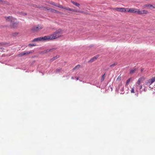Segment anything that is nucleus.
<instances>
[{"label":"nucleus","mask_w":155,"mask_h":155,"mask_svg":"<svg viewBox=\"0 0 155 155\" xmlns=\"http://www.w3.org/2000/svg\"><path fill=\"white\" fill-rule=\"evenodd\" d=\"M63 31L61 29H58L54 32L52 34L49 35L45 36L43 37H40L35 38L33 41H49L52 40L60 37L63 33Z\"/></svg>","instance_id":"f257e3e1"},{"label":"nucleus","mask_w":155,"mask_h":155,"mask_svg":"<svg viewBox=\"0 0 155 155\" xmlns=\"http://www.w3.org/2000/svg\"><path fill=\"white\" fill-rule=\"evenodd\" d=\"M5 18L7 21L11 22L10 26L13 28H17L18 26V22H15L16 19L12 16H9L5 17Z\"/></svg>","instance_id":"f03ea898"},{"label":"nucleus","mask_w":155,"mask_h":155,"mask_svg":"<svg viewBox=\"0 0 155 155\" xmlns=\"http://www.w3.org/2000/svg\"><path fill=\"white\" fill-rule=\"evenodd\" d=\"M43 26L41 25H38L33 26L30 29V31L32 32H37L43 28Z\"/></svg>","instance_id":"7ed1b4c3"},{"label":"nucleus","mask_w":155,"mask_h":155,"mask_svg":"<svg viewBox=\"0 0 155 155\" xmlns=\"http://www.w3.org/2000/svg\"><path fill=\"white\" fill-rule=\"evenodd\" d=\"M137 9L134 8H126V12H128L131 13H137Z\"/></svg>","instance_id":"20e7f679"},{"label":"nucleus","mask_w":155,"mask_h":155,"mask_svg":"<svg viewBox=\"0 0 155 155\" xmlns=\"http://www.w3.org/2000/svg\"><path fill=\"white\" fill-rule=\"evenodd\" d=\"M148 13L147 10H142L140 11L139 9L137 10V13L139 15L147 14Z\"/></svg>","instance_id":"39448f33"},{"label":"nucleus","mask_w":155,"mask_h":155,"mask_svg":"<svg viewBox=\"0 0 155 155\" xmlns=\"http://www.w3.org/2000/svg\"><path fill=\"white\" fill-rule=\"evenodd\" d=\"M155 81V77H153L149 80L146 83V84L147 85H150L153 82Z\"/></svg>","instance_id":"423d86ee"},{"label":"nucleus","mask_w":155,"mask_h":155,"mask_svg":"<svg viewBox=\"0 0 155 155\" xmlns=\"http://www.w3.org/2000/svg\"><path fill=\"white\" fill-rule=\"evenodd\" d=\"M114 9L119 12H126V8H116Z\"/></svg>","instance_id":"0eeeda50"},{"label":"nucleus","mask_w":155,"mask_h":155,"mask_svg":"<svg viewBox=\"0 0 155 155\" xmlns=\"http://www.w3.org/2000/svg\"><path fill=\"white\" fill-rule=\"evenodd\" d=\"M32 53V51H25L23 52H21L19 54V56H22L25 55H27Z\"/></svg>","instance_id":"6e6552de"},{"label":"nucleus","mask_w":155,"mask_h":155,"mask_svg":"<svg viewBox=\"0 0 155 155\" xmlns=\"http://www.w3.org/2000/svg\"><path fill=\"white\" fill-rule=\"evenodd\" d=\"M144 7H148L150 8H155V5H152L148 4L144 5Z\"/></svg>","instance_id":"1a4fd4ad"},{"label":"nucleus","mask_w":155,"mask_h":155,"mask_svg":"<svg viewBox=\"0 0 155 155\" xmlns=\"http://www.w3.org/2000/svg\"><path fill=\"white\" fill-rule=\"evenodd\" d=\"M48 9L49 10V11H50V12H51L53 13H58V14H59L60 13V12H59L57 10H56L54 9H53V8H49Z\"/></svg>","instance_id":"9d476101"},{"label":"nucleus","mask_w":155,"mask_h":155,"mask_svg":"<svg viewBox=\"0 0 155 155\" xmlns=\"http://www.w3.org/2000/svg\"><path fill=\"white\" fill-rule=\"evenodd\" d=\"M144 78L143 77H141L137 81V84L138 85H140V84L143 82Z\"/></svg>","instance_id":"9b49d317"},{"label":"nucleus","mask_w":155,"mask_h":155,"mask_svg":"<svg viewBox=\"0 0 155 155\" xmlns=\"http://www.w3.org/2000/svg\"><path fill=\"white\" fill-rule=\"evenodd\" d=\"M98 56H95L91 59H90V60L89 61V62H92L96 60L97 58H98Z\"/></svg>","instance_id":"f8f14e48"},{"label":"nucleus","mask_w":155,"mask_h":155,"mask_svg":"<svg viewBox=\"0 0 155 155\" xmlns=\"http://www.w3.org/2000/svg\"><path fill=\"white\" fill-rule=\"evenodd\" d=\"M71 2L74 5H75L76 6H77L78 7H79L80 5L79 4L77 3L76 2H75L74 1H71Z\"/></svg>","instance_id":"ddd939ff"},{"label":"nucleus","mask_w":155,"mask_h":155,"mask_svg":"<svg viewBox=\"0 0 155 155\" xmlns=\"http://www.w3.org/2000/svg\"><path fill=\"white\" fill-rule=\"evenodd\" d=\"M136 70V68H134L133 69H132L130 71V74H132L134 73Z\"/></svg>","instance_id":"4468645a"},{"label":"nucleus","mask_w":155,"mask_h":155,"mask_svg":"<svg viewBox=\"0 0 155 155\" xmlns=\"http://www.w3.org/2000/svg\"><path fill=\"white\" fill-rule=\"evenodd\" d=\"M73 12H80V13H85V12L83 11L78 10H75V9H73Z\"/></svg>","instance_id":"2eb2a0df"},{"label":"nucleus","mask_w":155,"mask_h":155,"mask_svg":"<svg viewBox=\"0 0 155 155\" xmlns=\"http://www.w3.org/2000/svg\"><path fill=\"white\" fill-rule=\"evenodd\" d=\"M56 48H53L51 49H47L45 51V52L46 53V52H50V51H53L54 50H56Z\"/></svg>","instance_id":"dca6fc26"},{"label":"nucleus","mask_w":155,"mask_h":155,"mask_svg":"<svg viewBox=\"0 0 155 155\" xmlns=\"http://www.w3.org/2000/svg\"><path fill=\"white\" fill-rule=\"evenodd\" d=\"M57 7L60 8H63V9H65V8H66V7H64L62 5H61L59 4H57Z\"/></svg>","instance_id":"f3484780"},{"label":"nucleus","mask_w":155,"mask_h":155,"mask_svg":"<svg viewBox=\"0 0 155 155\" xmlns=\"http://www.w3.org/2000/svg\"><path fill=\"white\" fill-rule=\"evenodd\" d=\"M105 76V73L102 76L101 79V81H103L104 79Z\"/></svg>","instance_id":"a211bd4d"},{"label":"nucleus","mask_w":155,"mask_h":155,"mask_svg":"<svg viewBox=\"0 0 155 155\" xmlns=\"http://www.w3.org/2000/svg\"><path fill=\"white\" fill-rule=\"evenodd\" d=\"M81 67V66L79 64H78L73 69V70H75L77 69H79Z\"/></svg>","instance_id":"6ab92c4d"},{"label":"nucleus","mask_w":155,"mask_h":155,"mask_svg":"<svg viewBox=\"0 0 155 155\" xmlns=\"http://www.w3.org/2000/svg\"><path fill=\"white\" fill-rule=\"evenodd\" d=\"M58 57V56L57 57V56H56L55 57H53L52 58H51V60L50 61L51 62H52L54 60H55Z\"/></svg>","instance_id":"aec40b11"},{"label":"nucleus","mask_w":155,"mask_h":155,"mask_svg":"<svg viewBox=\"0 0 155 155\" xmlns=\"http://www.w3.org/2000/svg\"><path fill=\"white\" fill-rule=\"evenodd\" d=\"M131 80V78H130L128 79L126 83L125 86H127L128 85L129 83L130 82Z\"/></svg>","instance_id":"412c9836"},{"label":"nucleus","mask_w":155,"mask_h":155,"mask_svg":"<svg viewBox=\"0 0 155 155\" xmlns=\"http://www.w3.org/2000/svg\"><path fill=\"white\" fill-rule=\"evenodd\" d=\"M61 70V68H57L56 70H55V72L58 73L60 72Z\"/></svg>","instance_id":"4be33fe9"},{"label":"nucleus","mask_w":155,"mask_h":155,"mask_svg":"<svg viewBox=\"0 0 155 155\" xmlns=\"http://www.w3.org/2000/svg\"><path fill=\"white\" fill-rule=\"evenodd\" d=\"M65 8V9H66V10H69V11H71L73 12V9L72 8H71L69 7H66V8Z\"/></svg>","instance_id":"5701e85b"},{"label":"nucleus","mask_w":155,"mask_h":155,"mask_svg":"<svg viewBox=\"0 0 155 155\" xmlns=\"http://www.w3.org/2000/svg\"><path fill=\"white\" fill-rule=\"evenodd\" d=\"M50 3V4H51L53 5H54V6H55L56 7H57V4H56L54 2H51Z\"/></svg>","instance_id":"b1692460"},{"label":"nucleus","mask_w":155,"mask_h":155,"mask_svg":"<svg viewBox=\"0 0 155 155\" xmlns=\"http://www.w3.org/2000/svg\"><path fill=\"white\" fill-rule=\"evenodd\" d=\"M117 63H114V64H112L110 66V67H113L115 65H117Z\"/></svg>","instance_id":"393cba45"},{"label":"nucleus","mask_w":155,"mask_h":155,"mask_svg":"<svg viewBox=\"0 0 155 155\" xmlns=\"http://www.w3.org/2000/svg\"><path fill=\"white\" fill-rule=\"evenodd\" d=\"M121 78V77L120 76H119L117 78V80L119 81H120V80Z\"/></svg>","instance_id":"a878e982"},{"label":"nucleus","mask_w":155,"mask_h":155,"mask_svg":"<svg viewBox=\"0 0 155 155\" xmlns=\"http://www.w3.org/2000/svg\"><path fill=\"white\" fill-rule=\"evenodd\" d=\"M122 83H120L118 85V89L120 88V87H121L122 86Z\"/></svg>","instance_id":"bb28decb"},{"label":"nucleus","mask_w":155,"mask_h":155,"mask_svg":"<svg viewBox=\"0 0 155 155\" xmlns=\"http://www.w3.org/2000/svg\"><path fill=\"white\" fill-rule=\"evenodd\" d=\"M35 45L34 44H30L28 45V46H35Z\"/></svg>","instance_id":"cd10ccee"},{"label":"nucleus","mask_w":155,"mask_h":155,"mask_svg":"<svg viewBox=\"0 0 155 155\" xmlns=\"http://www.w3.org/2000/svg\"><path fill=\"white\" fill-rule=\"evenodd\" d=\"M131 93H134V89L133 88H132L131 90Z\"/></svg>","instance_id":"c85d7f7f"},{"label":"nucleus","mask_w":155,"mask_h":155,"mask_svg":"<svg viewBox=\"0 0 155 155\" xmlns=\"http://www.w3.org/2000/svg\"><path fill=\"white\" fill-rule=\"evenodd\" d=\"M121 90L122 91H124V87L123 86L121 87Z\"/></svg>","instance_id":"c756f323"},{"label":"nucleus","mask_w":155,"mask_h":155,"mask_svg":"<svg viewBox=\"0 0 155 155\" xmlns=\"http://www.w3.org/2000/svg\"><path fill=\"white\" fill-rule=\"evenodd\" d=\"M45 8H46L48 10H49L48 9H49V8H48V7H45Z\"/></svg>","instance_id":"7c9ffc66"},{"label":"nucleus","mask_w":155,"mask_h":155,"mask_svg":"<svg viewBox=\"0 0 155 155\" xmlns=\"http://www.w3.org/2000/svg\"><path fill=\"white\" fill-rule=\"evenodd\" d=\"M3 45V43H0V45Z\"/></svg>","instance_id":"2f4dec72"},{"label":"nucleus","mask_w":155,"mask_h":155,"mask_svg":"<svg viewBox=\"0 0 155 155\" xmlns=\"http://www.w3.org/2000/svg\"><path fill=\"white\" fill-rule=\"evenodd\" d=\"M75 78H76L77 80H78L79 79V78L78 77H76Z\"/></svg>","instance_id":"473e14b6"},{"label":"nucleus","mask_w":155,"mask_h":155,"mask_svg":"<svg viewBox=\"0 0 155 155\" xmlns=\"http://www.w3.org/2000/svg\"><path fill=\"white\" fill-rule=\"evenodd\" d=\"M142 85L140 86V89H142Z\"/></svg>","instance_id":"72a5a7b5"},{"label":"nucleus","mask_w":155,"mask_h":155,"mask_svg":"<svg viewBox=\"0 0 155 155\" xmlns=\"http://www.w3.org/2000/svg\"><path fill=\"white\" fill-rule=\"evenodd\" d=\"M27 15V14L26 13H25L24 14V15Z\"/></svg>","instance_id":"f704fd0d"},{"label":"nucleus","mask_w":155,"mask_h":155,"mask_svg":"<svg viewBox=\"0 0 155 155\" xmlns=\"http://www.w3.org/2000/svg\"><path fill=\"white\" fill-rule=\"evenodd\" d=\"M71 79H74V78L73 77H71Z\"/></svg>","instance_id":"c9c22d12"},{"label":"nucleus","mask_w":155,"mask_h":155,"mask_svg":"<svg viewBox=\"0 0 155 155\" xmlns=\"http://www.w3.org/2000/svg\"><path fill=\"white\" fill-rule=\"evenodd\" d=\"M0 2H2V1L1 0H0Z\"/></svg>","instance_id":"e433bc0d"}]
</instances>
